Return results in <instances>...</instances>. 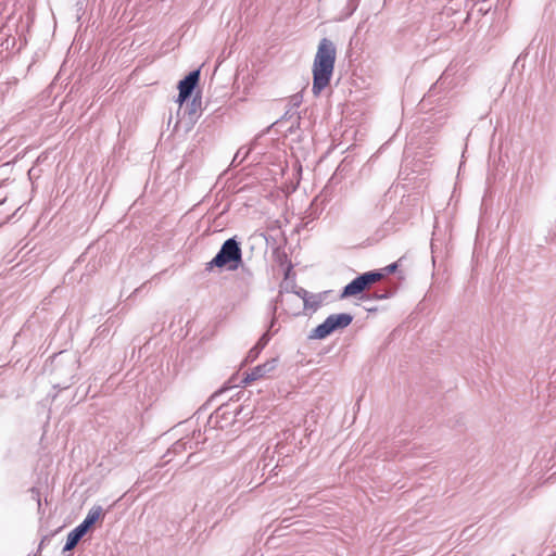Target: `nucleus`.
Wrapping results in <instances>:
<instances>
[{
  "label": "nucleus",
  "instance_id": "obj_6",
  "mask_svg": "<svg viewBox=\"0 0 556 556\" xmlns=\"http://www.w3.org/2000/svg\"><path fill=\"white\" fill-rule=\"evenodd\" d=\"M200 79V70L190 72L178 84L179 94L178 102L182 104L193 92Z\"/></svg>",
  "mask_w": 556,
  "mask_h": 556
},
{
  "label": "nucleus",
  "instance_id": "obj_16",
  "mask_svg": "<svg viewBox=\"0 0 556 556\" xmlns=\"http://www.w3.org/2000/svg\"><path fill=\"white\" fill-rule=\"evenodd\" d=\"M239 156H242L241 150H239V151L236 153V155H235V157H233L232 163H233V162H236V160H237Z\"/></svg>",
  "mask_w": 556,
  "mask_h": 556
},
{
  "label": "nucleus",
  "instance_id": "obj_10",
  "mask_svg": "<svg viewBox=\"0 0 556 556\" xmlns=\"http://www.w3.org/2000/svg\"><path fill=\"white\" fill-rule=\"evenodd\" d=\"M295 294L303 300L305 308L308 307V298H314V295H312L307 290L303 288H299L295 291Z\"/></svg>",
  "mask_w": 556,
  "mask_h": 556
},
{
  "label": "nucleus",
  "instance_id": "obj_11",
  "mask_svg": "<svg viewBox=\"0 0 556 556\" xmlns=\"http://www.w3.org/2000/svg\"><path fill=\"white\" fill-rule=\"evenodd\" d=\"M261 352H262V351L260 350V348H256V346L254 345V346H253V348L248 352V355H247V357H245V363H252V362H254V361L258 357V355H260V353H261Z\"/></svg>",
  "mask_w": 556,
  "mask_h": 556
},
{
  "label": "nucleus",
  "instance_id": "obj_3",
  "mask_svg": "<svg viewBox=\"0 0 556 556\" xmlns=\"http://www.w3.org/2000/svg\"><path fill=\"white\" fill-rule=\"evenodd\" d=\"M102 516L103 509L101 506L91 507L84 521L67 534L63 552L72 551L81 540V538L87 533L89 528L94 525L97 520Z\"/></svg>",
  "mask_w": 556,
  "mask_h": 556
},
{
  "label": "nucleus",
  "instance_id": "obj_8",
  "mask_svg": "<svg viewBox=\"0 0 556 556\" xmlns=\"http://www.w3.org/2000/svg\"><path fill=\"white\" fill-rule=\"evenodd\" d=\"M366 287L368 288L370 285L381 280L384 277V273L382 271H367L361 275Z\"/></svg>",
  "mask_w": 556,
  "mask_h": 556
},
{
  "label": "nucleus",
  "instance_id": "obj_12",
  "mask_svg": "<svg viewBox=\"0 0 556 556\" xmlns=\"http://www.w3.org/2000/svg\"><path fill=\"white\" fill-rule=\"evenodd\" d=\"M269 341V338L268 336L265 333L261 337V339L257 341V343L255 344L256 348H260V350L262 351L266 344L268 343Z\"/></svg>",
  "mask_w": 556,
  "mask_h": 556
},
{
  "label": "nucleus",
  "instance_id": "obj_7",
  "mask_svg": "<svg viewBox=\"0 0 556 556\" xmlns=\"http://www.w3.org/2000/svg\"><path fill=\"white\" fill-rule=\"evenodd\" d=\"M366 289V283L364 282L362 276L359 275L343 288L341 298L357 295Z\"/></svg>",
  "mask_w": 556,
  "mask_h": 556
},
{
  "label": "nucleus",
  "instance_id": "obj_5",
  "mask_svg": "<svg viewBox=\"0 0 556 556\" xmlns=\"http://www.w3.org/2000/svg\"><path fill=\"white\" fill-rule=\"evenodd\" d=\"M278 357L270 358L266 361L264 364L255 366L251 372L247 374L244 379L242 380V383L250 384L251 382L265 378L269 374H271L278 366Z\"/></svg>",
  "mask_w": 556,
  "mask_h": 556
},
{
  "label": "nucleus",
  "instance_id": "obj_9",
  "mask_svg": "<svg viewBox=\"0 0 556 556\" xmlns=\"http://www.w3.org/2000/svg\"><path fill=\"white\" fill-rule=\"evenodd\" d=\"M189 108V118L192 121L194 118H198L200 116L201 111V100L194 98L191 103L188 105Z\"/></svg>",
  "mask_w": 556,
  "mask_h": 556
},
{
  "label": "nucleus",
  "instance_id": "obj_4",
  "mask_svg": "<svg viewBox=\"0 0 556 556\" xmlns=\"http://www.w3.org/2000/svg\"><path fill=\"white\" fill-rule=\"evenodd\" d=\"M352 320L353 316L348 313L331 314L325 319L323 324L318 325L315 329L312 330L309 338L325 339L334 330L346 328L352 323Z\"/></svg>",
  "mask_w": 556,
  "mask_h": 556
},
{
  "label": "nucleus",
  "instance_id": "obj_14",
  "mask_svg": "<svg viewBox=\"0 0 556 556\" xmlns=\"http://www.w3.org/2000/svg\"><path fill=\"white\" fill-rule=\"evenodd\" d=\"M318 306V301L314 298H308V307L307 308H316Z\"/></svg>",
  "mask_w": 556,
  "mask_h": 556
},
{
  "label": "nucleus",
  "instance_id": "obj_2",
  "mask_svg": "<svg viewBox=\"0 0 556 556\" xmlns=\"http://www.w3.org/2000/svg\"><path fill=\"white\" fill-rule=\"evenodd\" d=\"M242 261V251L239 242L235 238L227 239L218 253L213 257L211 262L207 263L206 269H212L213 267H224L227 264L233 263L230 265V269H236Z\"/></svg>",
  "mask_w": 556,
  "mask_h": 556
},
{
  "label": "nucleus",
  "instance_id": "obj_1",
  "mask_svg": "<svg viewBox=\"0 0 556 556\" xmlns=\"http://www.w3.org/2000/svg\"><path fill=\"white\" fill-rule=\"evenodd\" d=\"M336 59V45L330 39L323 38L318 43L312 66V92L315 97H318L329 86L333 75Z\"/></svg>",
  "mask_w": 556,
  "mask_h": 556
},
{
  "label": "nucleus",
  "instance_id": "obj_15",
  "mask_svg": "<svg viewBox=\"0 0 556 556\" xmlns=\"http://www.w3.org/2000/svg\"><path fill=\"white\" fill-rule=\"evenodd\" d=\"M239 156H242L241 150H239V151L236 153V155H235V157H233L232 163H233V162H236V160H237Z\"/></svg>",
  "mask_w": 556,
  "mask_h": 556
},
{
  "label": "nucleus",
  "instance_id": "obj_13",
  "mask_svg": "<svg viewBox=\"0 0 556 556\" xmlns=\"http://www.w3.org/2000/svg\"><path fill=\"white\" fill-rule=\"evenodd\" d=\"M397 266H399L397 262L392 263V264L388 265L387 267H384L382 273H384V275L392 274L397 269Z\"/></svg>",
  "mask_w": 556,
  "mask_h": 556
}]
</instances>
